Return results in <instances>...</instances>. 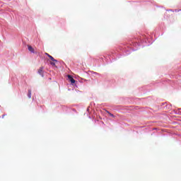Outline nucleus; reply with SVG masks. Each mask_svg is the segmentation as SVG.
I'll list each match as a JSON object with an SVG mask.
<instances>
[{
  "instance_id": "nucleus-2",
  "label": "nucleus",
  "mask_w": 181,
  "mask_h": 181,
  "mask_svg": "<svg viewBox=\"0 0 181 181\" xmlns=\"http://www.w3.org/2000/svg\"><path fill=\"white\" fill-rule=\"evenodd\" d=\"M28 48L29 52H30L31 53H35V49H33V47L31 45H28Z\"/></svg>"
},
{
  "instance_id": "nucleus-9",
  "label": "nucleus",
  "mask_w": 181,
  "mask_h": 181,
  "mask_svg": "<svg viewBox=\"0 0 181 181\" xmlns=\"http://www.w3.org/2000/svg\"><path fill=\"white\" fill-rule=\"evenodd\" d=\"M6 115H2V118H5Z\"/></svg>"
},
{
  "instance_id": "nucleus-6",
  "label": "nucleus",
  "mask_w": 181,
  "mask_h": 181,
  "mask_svg": "<svg viewBox=\"0 0 181 181\" xmlns=\"http://www.w3.org/2000/svg\"><path fill=\"white\" fill-rule=\"evenodd\" d=\"M106 112H107V114L112 117V118H115V115H114L113 114H112L111 112H110L108 110L106 111Z\"/></svg>"
},
{
  "instance_id": "nucleus-5",
  "label": "nucleus",
  "mask_w": 181,
  "mask_h": 181,
  "mask_svg": "<svg viewBox=\"0 0 181 181\" xmlns=\"http://www.w3.org/2000/svg\"><path fill=\"white\" fill-rule=\"evenodd\" d=\"M28 98H32V90H28Z\"/></svg>"
},
{
  "instance_id": "nucleus-4",
  "label": "nucleus",
  "mask_w": 181,
  "mask_h": 181,
  "mask_svg": "<svg viewBox=\"0 0 181 181\" xmlns=\"http://www.w3.org/2000/svg\"><path fill=\"white\" fill-rule=\"evenodd\" d=\"M48 57L52 60V62H55V63H57V60L54 59V58L52 55H48Z\"/></svg>"
},
{
  "instance_id": "nucleus-8",
  "label": "nucleus",
  "mask_w": 181,
  "mask_h": 181,
  "mask_svg": "<svg viewBox=\"0 0 181 181\" xmlns=\"http://www.w3.org/2000/svg\"><path fill=\"white\" fill-rule=\"evenodd\" d=\"M45 54L49 57V56H50V54H49L48 53H45Z\"/></svg>"
},
{
  "instance_id": "nucleus-1",
  "label": "nucleus",
  "mask_w": 181,
  "mask_h": 181,
  "mask_svg": "<svg viewBox=\"0 0 181 181\" xmlns=\"http://www.w3.org/2000/svg\"><path fill=\"white\" fill-rule=\"evenodd\" d=\"M68 78L71 84H74V83H76V80H74L73 76H71V75H68Z\"/></svg>"
},
{
  "instance_id": "nucleus-7",
  "label": "nucleus",
  "mask_w": 181,
  "mask_h": 181,
  "mask_svg": "<svg viewBox=\"0 0 181 181\" xmlns=\"http://www.w3.org/2000/svg\"><path fill=\"white\" fill-rule=\"evenodd\" d=\"M50 64H51L52 66H55V65H56V62H53V61H52V62H50Z\"/></svg>"
},
{
  "instance_id": "nucleus-3",
  "label": "nucleus",
  "mask_w": 181,
  "mask_h": 181,
  "mask_svg": "<svg viewBox=\"0 0 181 181\" xmlns=\"http://www.w3.org/2000/svg\"><path fill=\"white\" fill-rule=\"evenodd\" d=\"M38 74H40V76H42L43 77V67H40L38 69Z\"/></svg>"
}]
</instances>
